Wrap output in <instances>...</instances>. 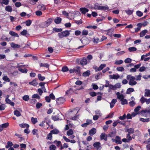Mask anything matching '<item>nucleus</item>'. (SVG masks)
<instances>
[{
	"mask_svg": "<svg viewBox=\"0 0 150 150\" xmlns=\"http://www.w3.org/2000/svg\"><path fill=\"white\" fill-rule=\"evenodd\" d=\"M9 34L11 36L14 37H19L18 34L13 31H11L9 32Z\"/></svg>",
	"mask_w": 150,
	"mask_h": 150,
	"instance_id": "nucleus-24",
	"label": "nucleus"
},
{
	"mask_svg": "<svg viewBox=\"0 0 150 150\" xmlns=\"http://www.w3.org/2000/svg\"><path fill=\"white\" fill-rule=\"evenodd\" d=\"M121 86V85L120 83H118L115 84L114 85H113L112 84H110L109 87L112 90H115L117 88H120Z\"/></svg>",
	"mask_w": 150,
	"mask_h": 150,
	"instance_id": "nucleus-4",
	"label": "nucleus"
},
{
	"mask_svg": "<svg viewBox=\"0 0 150 150\" xmlns=\"http://www.w3.org/2000/svg\"><path fill=\"white\" fill-rule=\"evenodd\" d=\"M40 67H45L47 68H49V65L47 63H41L40 64Z\"/></svg>",
	"mask_w": 150,
	"mask_h": 150,
	"instance_id": "nucleus-48",
	"label": "nucleus"
},
{
	"mask_svg": "<svg viewBox=\"0 0 150 150\" xmlns=\"http://www.w3.org/2000/svg\"><path fill=\"white\" fill-rule=\"evenodd\" d=\"M80 11L83 14H85L86 13L88 12L89 10L88 9L85 8H81L79 9Z\"/></svg>",
	"mask_w": 150,
	"mask_h": 150,
	"instance_id": "nucleus-8",
	"label": "nucleus"
},
{
	"mask_svg": "<svg viewBox=\"0 0 150 150\" xmlns=\"http://www.w3.org/2000/svg\"><path fill=\"white\" fill-rule=\"evenodd\" d=\"M29 3L32 5H34L36 4V2H38V0H28Z\"/></svg>",
	"mask_w": 150,
	"mask_h": 150,
	"instance_id": "nucleus-29",
	"label": "nucleus"
},
{
	"mask_svg": "<svg viewBox=\"0 0 150 150\" xmlns=\"http://www.w3.org/2000/svg\"><path fill=\"white\" fill-rule=\"evenodd\" d=\"M76 69L75 68L74 72L77 74H80V67H79L77 66L76 67Z\"/></svg>",
	"mask_w": 150,
	"mask_h": 150,
	"instance_id": "nucleus-28",
	"label": "nucleus"
},
{
	"mask_svg": "<svg viewBox=\"0 0 150 150\" xmlns=\"http://www.w3.org/2000/svg\"><path fill=\"white\" fill-rule=\"evenodd\" d=\"M18 70L20 72L23 73H26L28 71V69H23L19 68Z\"/></svg>",
	"mask_w": 150,
	"mask_h": 150,
	"instance_id": "nucleus-40",
	"label": "nucleus"
},
{
	"mask_svg": "<svg viewBox=\"0 0 150 150\" xmlns=\"http://www.w3.org/2000/svg\"><path fill=\"white\" fill-rule=\"evenodd\" d=\"M32 98H33L39 99L40 98V97L38 94H35L33 95Z\"/></svg>",
	"mask_w": 150,
	"mask_h": 150,
	"instance_id": "nucleus-46",
	"label": "nucleus"
},
{
	"mask_svg": "<svg viewBox=\"0 0 150 150\" xmlns=\"http://www.w3.org/2000/svg\"><path fill=\"white\" fill-rule=\"evenodd\" d=\"M52 134H57L59 132V130L56 128L51 130L50 132Z\"/></svg>",
	"mask_w": 150,
	"mask_h": 150,
	"instance_id": "nucleus-25",
	"label": "nucleus"
},
{
	"mask_svg": "<svg viewBox=\"0 0 150 150\" xmlns=\"http://www.w3.org/2000/svg\"><path fill=\"white\" fill-rule=\"evenodd\" d=\"M136 48L134 47H131L129 48L128 50L130 52H133L137 50Z\"/></svg>",
	"mask_w": 150,
	"mask_h": 150,
	"instance_id": "nucleus-39",
	"label": "nucleus"
},
{
	"mask_svg": "<svg viewBox=\"0 0 150 150\" xmlns=\"http://www.w3.org/2000/svg\"><path fill=\"white\" fill-rule=\"evenodd\" d=\"M31 121L33 124H35L38 122V120L37 118H34L32 117L31 118Z\"/></svg>",
	"mask_w": 150,
	"mask_h": 150,
	"instance_id": "nucleus-33",
	"label": "nucleus"
},
{
	"mask_svg": "<svg viewBox=\"0 0 150 150\" xmlns=\"http://www.w3.org/2000/svg\"><path fill=\"white\" fill-rule=\"evenodd\" d=\"M80 41L82 44L84 45H86L88 43V41L87 38H85L83 39H81Z\"/></svg>",
	"mask_w": 150,
	"mask_h": 150,
	"instance_id": "nucleus-11",
	"label": "nucleus"
},
{
	"mask_svg": "<svg viewBox=\"0 0 150 150\" xmlns=\"http://www.w3.org/2000/svg\"><path fill=\"white\" fill-rule=\"evenodd\" d=\"M134 11L133 10H131L129 9L128 10H125V11L126 13L128 15H131L133 13Z\"/></svg>",
	"mask_w": 150,
	"mask_h": 150,
	"instance_id": "nucleus-45",
	"label": "nucleus"
},
{
	"mask_svg": "<svg viewBox=\"0 0 150 150\" xmlns=\"http://www.w3.org/2000/svg\"><path fill=\"white\" fill-rule=\"evenodd\" d=\"M14 115H16L17 117H19L21 115V113L19 111L17 110H16L14 111Z\"/></svg>",
	"mask_w": 150,
	"mask_h": 150,
	"instance_id": "nucleus-38",
	"label": "nucleus"
},
{
	"mask_svg": "<svg viewBox=\"0 0 150 150\" xmlns=\"http://www.w3.org/2000/svg\"><path fill=\"white\" fill-rule=\"evenodd\" d=\"M109 76L110 79H117L120 77V76L118 74L117 75L115 74H113L112 75H110Z\"/></svg>",
	"mask_w": 150,
	"mask_h": 150,
	"instance_id": "nucleus-13",
	"label": "nucleus"
},
{
	"mask_svg": "<svg viewBox=\"0 0 150 150\" xmlns=\"http://www.w3.org/2000/svg\"><path fill=\"white\" fill-rule=\"evenodd\" d=\"M38 7L40 10L44 11L46 10V8L45 6L43 4L39 5Z\"/></svg>",
	"mask_w": 150,
	"mask_h": 150,
	"instance_id": "nucleus-20",
	"label": "nucleus"
},
{
	"mask_svg": "<svg viewBox=\"0 0 150 150\" xmlns=\"http://www.w3.org/2000/svg\"><path fill=\"white\" fill-rule=\"evenodd\" d=\"M38 82L35 79L33 80L32 81L30 82L29 83V84L33 86H36L38 84Z\"/></svg>",
	"mask_w": 150,
	"mask_h": 150,
	"instance_id": "nucleus-17",
	"label": "nucleus"
},
{
	"mask_svg": "<svg viewBox=\"0 0 150 150\" xmlns=\"http://www.w3.org/2000/svg\"><path fill=\"white\" fill-rule=\"evenodd\" d=\"M62 19L60 17H57L54 20V23L56 24H59L61 23Z\"/></svg>",
	"mask_w": 150,
	"mask_h": 150,
	"instance_id": "nucleus-10",
	"label": "nucleus"
},
{
	"mask_svg": "<svg viewBox=\"0 0 150 150\" xmlns=\"http://www.w3.org/2000/svg\"><path fill=\"white\" fill-rule=\"evenodd\" d=\"M9 2V0H2V1L1 2V4H3L6 5H7L8 4Z\"/></svg>",
	"mask_w": 150,
	"mask_h": 150,
	"instance_id": "nucleus-61",
	"label": "nucleus"
},
{
	"mask_svg": "<svg viewBox=\"0 0 150 150\" xmlns=\"http://www.w3.org/2000/svg\"><path fill=\"white\" fill-rule=\"evenodd\" d=\"M106 66V64H101L98 68L97 70L98 71L102 70L104 67Z\"/></svg>",
	"mask_w": 150,
	"mask_h": 150,
	"instance_id": "nucleus-32",
	"label": "nucleus"
},
{
	"mask_svg": "<svg viewBox=\"0 0 150 150\" xmlns=\"http://www.w3.org/2000/svg\"><path fill=\"white\" fill-rule=\"evenodd\" d=\"M5 10L6 11L9 12L12 11L13 10L12 8L10 6H6L5 7Z\"/></svg>",
	"mask_w": 150,
	"mask_h": 150,
	"instance_id": "nucleus-27",
	"label": "nucleus"
},
{
	"mask_svg": "<svg viewBox=\"0 0 150 150\" xmlns=\"http://www.w3.org/2000/svg\"><path fill=\"white\" fill-rule=\"evenodd\" d=\"M56 104L57 105L63 104L65 101V99L63 97L59 98L56 99Z\"/></svg>",
	"mask_w": 150,
	"mask_h": 150,
	"instance_id": "nucleus-5",
	"label": "nucleus"
},
{
	"mask_svg": "<svg viewBox=\"0 0 150 150\" xmlns=\"http://www.w3.org/2000/svg\"><path fill=\"white\" fill-rule=\"evenodd\" d=\"M96 132V129L95 128H93L90 129L89 132V134L91 136L94 135Z\"/></svg>",
	"mask_w": 150,
	"mask_h": 150,
	"instance_id": "nucleus-12",
	"label": "nucleus"
},
{
	"mask_svg": "<svg viewBox=\"0 0 150 150\" xmlns=\"http://www.w3.org/2000/svg\"><path fill=\"white\" fill-rule=\"evenodd\" d=\"M10 45L11 47L14 48H19L21 47V46L20 45L15 44L14 42H11Z\"/></svg>",
	"mask_w": 150,
	"mask_h": 150,
	"instance_id": "nucleus-9",
	"label": "nucleus"
},
{
	"mask_svg": "<svg viewBox=\"0 0 150 150\" xmlns=\"http://www.w3.org/2000/svg\"><path fill=\"white\" fill-rule=\"evenodd\" d=\"M92 86L93 87V88L94 90L98 89V86L95 83H92Z\"/></svg>",
	"mask_w": 150,
	"mask_h": 150,
	"instance_id": "nucleus-63",
	"label": "nucleus"
},
{
	"mask_svg": "<svg viewBox=\"0 0 150 150\" xmlns=\"http://www.w3.org/2000/svg\"><path fill=\"white\" fill-rule=\"evenodd\" d=\"M137 82L136 81H134V80L130 81L129 82V84L131 86L134 85H136V84H137Z\"/></svg>",
	"mask_w": 150,
	"mask_h": 150,
	"instance_id": "nucleus-49",
	"label": "nucleus"
},
{
	"mask_svg": "<svg viewBox=\"0 0 150 150\" xmlns=\"http://www.w3.org/2000/svg\"><path fill=\"white\" fill-rule=\"evenodd\" d=\"M27 30L24 29L20 33V34L21 35L25 36L27 34Z\"/></svg>",
	"mask_w": 150,
	"mask_h": 150,
	"instance_id": "nucleus-41",
	"label": "nucleus"
},
{
	"mask_svg": "<svg viewBox=\"0 0 150 150\" xmlns=\"http://www.w3.org/2000/svg\"><path fill=\"white\" fill-rule=\"evenodd\" d=\"M69 71V69L67 66H64L63 67L62 69V71L63 72H67Z\"/></svg>",
	"mask_w": 150,
	"mask_h": 150,
	"instance_id": "nucleus-42",
	"label": "nucleus"
},
{
	"mask_svg": "<svg viewBox=\"0 0 150 150\" xmlns=\"http://www.w3.org/2000/svg\"><path fill=\"white\" fill-rule=\"evenodd\" d=\"M19 125L20 127L22 128L26 127L27 128H28L29 126V125L27 124H20Z\"/></svg>",
	"mask_w": 150,
	"mask_h": 150,
	"instance_id": "nucleus-30",
	"label": "nucleus"
},
{
	"mask_svg": "<svg viewBox=\"0 0 150 150\" xmlns=\"http://www.w3.org/2000/svg\"><path fill=\"white\" fill-rule=\"evenodd\" d=\"M73 133V131L71 129H69V131H68L67 132V134L68 136L71 135H72Z\"/></svg>",
	"mask_w": 150,
	"mask_h": 150,
	"instance_id": "nucleus-55",
	"label": "nucleus"
},
{
	"mask_svg": "<svg viewBox=\"0 0 150 150\" xmlns=\"http://www.w3.org/2000/svg\"><path fill=\"white\" fill-rule=\"evenodd\" d=\"M23 99L26 101H28L29 99V96L28 95H25L23 97Z\"/></svg>",
	"mask_w": 150,
	"mask_h": 150,
	"instance_id": "nucleus-60",
	"label": "nucleus"
},
{
	"mask_svg": "<svg viewBox=\"0 0 150 150\" xmlns=\"http://www.w3.org/2000/svg\"><path fill=\"white\" fill-rule=\"evenodd\" d=\"M70 35L69 31L66 30L63 31H62L60 33H59L58 34V36L59 38H62L65 37H68Z\"/></svg>",
	"mask_w": 150,
	"mask_h": 150,
	"instance_id": "nucleus-1",
	"label": "nucleus"
},
{
	"mask_svg": "<svg viewBox=\"0 0 150 150\" xmlns=\"http://www.w3.org/2000/svg\"><path fill=\"white\" fill-rule=\"evenodd\" d=\"M117 100L116 99H113L111 102L110 103V107L111 108H112L114 106L115 104L117 102Z\"/></svg>",
	"mask_w": 150,
	"mask_h": 150,
	"instance_id": "nucleus-16",
	"label": "nucleus"
},
{
	"mask_svg": "<svg viewBox=\"0 0 150 150\" xmlns=\"http://www.w3.org/2000/svg\"><path fill=\"white\" fill-rule=\"evenodd\" d=\"M74 23H76L78 25L81 24L83 23V21L81 19H80V20L79 21L74 20Z\"/></svg>",
	"mask_w": 150,
	"mask_h": 150,
	"instance_id": "nucleus-59",
	"label": "nucleus"
},
{
	"mask_svg": "<svg viewBox=\"0 0 150 150\" xmlns=\"http://www.w3.org/2000/svg\"><path fill=\"white\" fill-rule=\"evenodd\" d=\"M123 62V61L122 60H116L115 62V64L116 65H119L122 64Z\"/></svg>",
	"mask_w": 150,
	"mask_h": 150,
	"instance_id": "nucleus-56",
	"label": "nucleus"
},
{
	"mask_svg": "<svg viewBox=\"0 0 150 150\" xmlns=\"http://www.w3.org/2000/svg\"><path fill=\"white\" fill-rule=\"evenodd\" d=\"M6 146V148H8L10 147H11V146L13 145V143L11 142H8Z\"/></svg>",
	"mask_w": 150,
	"mask_h": 150,
	"instance_id": "nucleus-44",
	"label": "nucleus"
},
{
	"mask_svg": "<svg viewBox=\"0 0 150 150\" xmlns=\"http://www.w3.org/2000/svg\"><path fill=\"white\" fill-rule=\"evenodd\" d=\"M25 23L27 26H29L32 23V21L28 19L25 21Z\"/></svg>",
	"mask_w": 150,
	"mask_h": 150,
	"instance_id": "nucleus-51",
	"label": "nucleus"
},
{
	"mask_svg": "<svg viewBox=\"0 0 150 150\" xmlns=\"http://www.w3.org/2000/svg\"><path fill=\"white\" fill-rule=\"evenodd\" d=\"M52 20V18H49L46 21L41 23V26L42 28L47 27L50 25Z\"/></svg>",
	"mask_w": 150,
	"mask_h": 150,
	"instance_id": "nucleus-2",
	"label": "nucleus"
},
{
	"mask_svg": "<svg viewBox=\"0 0 150 150\" xmlns=\"http://www.w3.org/2000/svg\"><path fill=\"white\" fill-rule=\"evenodd\" d=\"M116 134V129L115 127H113L111 129V132L108 134V137H113L115 136Z\"/></svg>",
	"mask_w": 150,
	"mask_h": 150,
	"instance_id": "nucleus-3",
	"label": "nucleus"
},
{
	"mask_svg": "<svg viewBox=\"0 0 150 150\" xmlns=\"http://www.w3.org/2000/svg\"><path fill=\"white\" fill-rule=\"evenodd\" d=\"M120 101L121 104L122 105H124L125 104H127L128 103L127 100L125 99H121Z\"/></svg>",
	"mask_w": 150,
	"mask_h": 150,
	"instance_id": "nucleus-35",
	"label": "nucleus"
},
{
	"mask_svg": "<svg viewBox=\"0 0 150 150\" xmlns=\"http://www.w3.org/2000/svg\"><path fill=\"white\" fill-rule=\"evenodd\" d=\"M91 74V71L89 70H88L83 73L82 75L83 76L86 77L89 76Z\"/></svg>",
	"mask_w": 150,
	"mask_h": 150,
	"instance_id": "nucleus-18",
	"label": "nucleus"
},
{
	"mask_svg": "<svg viewBox=\"0 0 150 150\" xmlns=\"http://www.w3.org/2000/svg\"><path fill=\"white\" fill-rule=\"evenodd\" d=\"M80 64L82 65H84L87 64V61L86 59L84 58L81 59L80 61Z\"/></svg>",
	"mask_w": 150,
	"mask_h": 150,
	"instance_id": "nucleus-15",
	"label": "nucleus"
},
{
	"mask_svg": "<svg viewBox=\"0 0 150 150\" xmlns=\"http://www.w3.org/2000/svg\"><path fill=\"white\" fill-rule=\"evenodd\" d=\"M116 95L117 96V98L118 99H124L125 96L122 94H120L119 92H117L116 93Z\"/></svg>",
	"mask_w": 150,
	"mask_h": 150,
	"instance_id": "nucleus-14",
	"label": "nucleus"
},
{
	"mask_svg": "<svg viewBox=\"0 0 150 150\" xmlns=\"http://www.w3.org/2000/svg\"><path fill=\"white\" fill-rule=\"evenodd\" d=\"M140 112L142 114H143L145 113L146 112L148 113L149 114H150V110L149 109L148 110L146 109L145 110H141Z\"/></svg>",
	"mask_w": 150,
	"mask_h": 150,
	"instance_id": "nucleus-23",
	"label": "nucleus"
},
{
	"mask_svg": "<svg viewBox=\"0 0 150 150\" xmlns=\"http://www.w3.org/2000/svg\"><path fill=\"white\" fill-rule=\"evenodd\" d=\"M141 106L140 105L138 106L137 107L135 108L134 110V111L136 113H138L137 112L141 108Z\"/></svg>",
	"mask_w": 150,
	"mask_h": 150,
	"instance_id": "nucleus-62",
	"label": "nucleus"
},
{
	"mask_svg": "<svg viewBox=\"0 0 150 150\" xmlns=\"http://www.w3.org/2000/svg\"><path fill=\"white\" fill-rule=\"evenodd\" d=\"M53 30L56 32H61L62 31V28H53Z\"/></svg>",
	"mask_w": 150,
	"mask_h": 150,
	"instance_id": "nucleus-37",
	"label": "nucleus"
},
{
	"mask_svg": "<svg viewBox=\"0 0 150 150\" xmlns=\"http://www.w3.org/2000/svg\"><path fill=\"white\" fill-rule=\"evenodd\" d=\"M100 8H99V10H108L109 9V8L108 6H100Z\"/></svg>",
	"mask_w": 150,
	"mask_h": 150,
	"instance_id": "nucleus-50",
	"label": "nucleus"
},
{
	"mask_svg": "<svg viewBox=\"0 0 150 150\" xmlns=\"http://www.w3.org/2000/svg\"><path fill=\"white\" fill-rule=\"evenodd\" d=\"M148 31L146 30H144L140 33V36L141 37L144 36L147 32Z\"/></svg>",
	"mask_w": 150,
	"mask_h": 150,
	"instance_id": "nucleus-26",
	"label": "nucleus"
},
{
	"mask_svg": "<svg viewBox=\"0 0 150 150\" xmlns=\"http://www.w3.org/2000/svg\"><path fill=\"white\" fill-rule=\"evenodd\" d=\"M127 79L130 81H132L134 80L135 79V78L134 76L129 75H127Z\"/></svg>",
	"mask_w": 150,
	"mask_h": 150,
	"instance_id": "nucleus-21",
	"label": "nucleus"
},
{
	"mask_svg": "<svg viewBox=\"0 0 150 150\" xmlns=\"http://www.w3.org/2000/svg\"><path fill=\"white\" fill-rule=\"evenodd\" d=\"M134 90L133 88H129L127 89L126 93L127 94H131V92H134Z\"/></svg>",
	"mask_w": 150,
	"mask_h": 150,
	"instance_id": "nucleus-22",
	"label": "nucleus"
},
{
	"mask_svg": "<svg viewBox=\"0 0 150 150\" xmlns=\"http://www.w3.org/2000/svg\"><path fill=\"white\" fill-rule=\"evenodd\" d=\"M93 146L94 147L96 148L97 150H100L101 149L100 143L98 142H96L93 144Z\"/></svg>",
	"mask_w": 150,
	"mask_h": 150,
	"instance_id": "nucleus-7",
	"label": "nucleus"
},
{
	"mask_svg": "<svg viewBox=\"0 0 150 150\" xmlns=\"http://www.w3.org/2000/svg\"><path fill=\"white\" fill-rule=\"evenodd\" d=\"M9 96L8 95H7L6 96L5 99L6 102L7 104H10L12 106H14V105L15 103L14 102L11 101L8 99Z\"/></svg>",
	"mask_w": 150,
	"mask_h": 150,
	"instance_id": "nucleus-6",
	"label": "nucleus"
},
{
	"mask_svg": "<svg viewBox=\"0 0 150 150\" xmlns=\"http://www.w3.org/2000/svg\"><path fill=\"white\" fill-rule=\"evenodd\" d=\"M38 77L40 81H43L45 79V76H42L40 74H38Z\"/></svg>",
	"mask_w": 150,
	"mask_h": 150,
	"instance_id": "nucleus-34",
	"label": "nucleus"
},
{
	"mask_svg": "<svg viewBox=\"0 0 150 150\" xmlns=\"http://www.w3.org/2000/svg\"><path fill=\"white\" fill-rule=\"evenodd\" d=\"M49 148L50 150H55L56 146L52 144L50 146Z\"/></svg>",
	"mask_w": 150,
	"mask_h": 150,
	"instance_id": "nucleus-64",
	"label": "nucleus"
},
{
	"mask_svg": "<svg viewBox=\"0 0 150 150\" xmlns=\"http://www.w3.org/2000/svg\"><path fill=\"white\" fill-rule=\"evenodd\" d=\"M132 60L130 58H127L125 59L124 61V62L126 63H131Z\"/></svg>",
	"mask_w": 150,
	"mask_h": 150,
	"instance_id": "nucleus-57",
	"label": "nucleus"
},
{
	"mask_svg": "<svg viewBox=\"0 0 150 150\" xmlns=\"http://www.w3.org/2000/svg\"><path fill=\"white\" fill-rule=\"evenodd\" d=\"M52 134L50 132L47 134V137L46 138V139H49L51 140L52 139Z\"/></svg>",
	"mask_w": 150,
	"mask_h": 150,
	"instance_id": "nucleus-43",
	"label": "nucleus"
},
{
	"mask_svg": "<svg viewBox=\"0 0 150 150\" xmlns=\"http://www.w3.org/2000/svg\"><path fill=\"white\" fill-rule=\"evenodd\" d=\"M111 29H108L106 30H104V31H106L107 33V34L110 37H112V33L110 32Z\"/></svg>",
	"mask_w": 150,
	"mask_h": 150,
	"instance_id": "nucleus-53",
	"label": "nucleus"
},
{
	"mask_svg": "<svg viewBox=\"0 0 150 150\" xmlns=\"http://www.w3.org/2000/svg\"><path fill=\"white\" fill-rule=\"evenodd\" d=\"M126 132H127L128 133V134H133L134 132V129L133 128H130L128 129H127L126 130H125Z\"/></svg>",
	"mask_w": 150,
	"mask_h": 150,
	"instance_id": "nucleus-19",
	"label": "nucleus"
},
{
	"mask_svg": "<svg viewBox=\"0 0 150 150\" xmlns=\"http://www.w3.org/2000/svg\"><path fill=\"white\" fill-rule=\"evenodd\" d=\"M144 96L145 97H150V92L149 90L148 89L145 90Z\"/></svg>",
	"mask_w": 150,
	"mask_h": 150,
	"instance_id": "nucleus-31",
	"label": "nucleus"
},
{
	"mask_svg": "<svg viewBox=\"0 0 150 150\" xmlns=\"http://www.w3.org/2000/svg\"><path fill=\"white\" fill-rule=\"evenodd\" d=\"M54 143H56L57 146L58 147H59L60 146V145H61V142L60 141H57L56 140L54 141Z\"/></svg>",
	"mask_w": 150,
	"mask_h": 150,
	"instance_id": "nucleus-58",
	"label": "nucleus"
},
{
	"mask_svg": "<svg viewBox=\"0 0 150 150\" xmlns=\"http://www.w3.org/2000/svg\"><path fill=\"white\" fill-rule=\"evenodd\" d=\"M9 125V124L8 122L4 123L1 125L3 130L4 128H6L8 127Z\"/></svg>",
	"mask_w": 150,
	"mask_h": 150,
	"instance_id": "nucleus-36",
	"label": "nucleus"
},
{
	"mask_svg": "<svg viewBox=\"0 0 150 150\" xmlns=\"http://www.w3.org/2000/svg\"><path fill=\"white\" fill-rule=\"evenodd\" d=\"M140 120L144 122H147L149 121V118L144 119L142 118H140Z\"/></svg>",
	"mask_w": 150,
	"mask_h": 150,
	"instance_id": "nucleus-54",
	"label": "nucleus"
},
{
	"mask_svg": "<svg viewBox=\"0 0 150 150\" xmlns=\"http://www.w3.org/2000/svg\"><path fill=\"white\" fill-rule=\"evenodd\" d=\"M57 115L52 116V119L54 121H56L59 120V116Z\"/></svg>",
	"mask_w": 150,
	"mask_h": 150,
	"instance_id": "nucleus-47",
	"label": "nucleus"
},
{
	"mask_svg": "<svg viewBox=\"0 0 150 150\" xmlns=\"http://www.w3.org/2000/svg\"><path fill=\"white\" fill-rule=\"evenodd\" d=\"M3 79L4 81L6 82H10V79L6 76H5L3 77Z\"/></svg>",
	"mask_w": 150,
	"mask_h": 150,
	"instance_id": "nucleus-52",
	"label": "nucleus"
}]
</instances>
